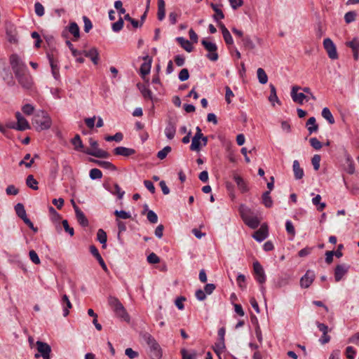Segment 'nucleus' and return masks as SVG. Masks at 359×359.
<instances>
[{
  "mask_svg": "<svg viewBox=\"0 0 359 359\" xmlns=\"http://www.w3.org/2000/svg\"><path fill=\"white\" fill-rule=\"evenodd\" d=\"M322 116L326 119L329 123L333 124L334 123V118L327 107H325L322 110Z\"/></svg>",
  "mask_w": 359,
  "mask_h": 359,
  "instance_id": "nucleus-37",
  "label": "nucleus"
},
{
  "mask_svg": "<svg viewBox=\"0 0 359 359\" xmlns=\"http://www.w3.org/2000/svg\"><path fill=\"white\" fill-rule=\"evenodd\" d=\"M72 203L73 205V208L75 211L76 217L78 221V222L83 227L88 226V220L85 216L84 213L79 209V208L76 205L74 200H72Z\"/></svg>",
  "mask_w": 359,
  "mask_h": 359,
  "instance_id": "nucleus-14",
  "label": "nucleus"
},
{
  "mask_svg": "<svg viewBox=\"0 0 359 359\" xmlns=\"http://www.w3.org/2000/svg\"><path fill=\"white\" fill-rule=\"evenodd\" d=\"M29 258L31 261L34 263L35 264H40V259L36 254V252L34 250H30L29 252Z\"/></svg>",
  "mask_w": 359,
  "mask_h": 359,
  "instance_id": "nucleus-61",
  "label": "nucleus"
},
{
  "mask_svg": "<svg viewBox=\"0 0 359 359\" xmlns=\"http://www.w3.org/2000/svg\"><path fill=\"white\" fill-rule=\"evenodd\" d=\"M292 170L294 172V178L296 180H301L304 177V170L300 167L299 163L297 160H294L293 161Z\"/></svg>",
  "mask_w": 359,
  "mask_h": 359,
  "instance_id": "nucleus-25",
  "label": "nucleus"
},
{
  "mask_svg": "<svg viewBox=\"0 0 359 359\" xmlns=\"http://www.w3.org/2000/svg\"><path fill=\"white\" fill-rule=\"evenodd\" d=\"M34 11H35L36 15L39 16V17L43 16L44 15V13H45L44 7L39 2H36L34 4Z\"/></svg>",
  "mask_w": 359,
  "mask_h": 359,
  "instance_id": "nucleus-50",
  "label": "nucleus"
},
{
  "mask_svg": "<svg viewBox=\"0 0 359 359\" xmlns=\"http://www.w3.org/2000/svg\"><path fill=\"white\" fill-rule=\"evenodd\" d=\"M147 341L151 348L152 359H160L161 357V351L157 341L151 335H148Z\"/></svg>",
  "mask_w": 359,
  "mask_h": 359,
  "instance_id": "nucleus-10",
  "label": "nucleus"
},
{
  "mask_svg": "<svg viewBox=\"0 0 359 359\" xmlns=\"http://www.w3.org/2000/svg\"><path fill=\"white\" fill-rule=\"evenodd\" d=\"M92 161L95 163L97 165H98L99 166H100L104 169L111 170H116L115 165H114L111 163H110L109 161L94 160V159L92 160Z\"/></svg>",
  "mask_w": 359,
  "mask_h": 359,
  "instance_id": "nucleus-32",
  "label": "nucleus"
},
{
  "mask_svg": "<svg viewBox=\"0 0 359 359\" xmlns=\"http://www.w3.org/2000/svg\"><path fill=\"white\" fill-rule=\"evenodd\" d=\"M320 156L316 154L311 159V163L315 170H318L320 168Z\"/></svg>",
  "mask_w": 359,
  "mask_h": 359,
  "instance_id": "nucleus-57",
  "label": "nucleus"
},
{
  "mask_svg": "<svg viewBox=\"0 0 359 359\" xmlns=\"http://www.w3.org/2000/svg\"><path fill=\"white\" fill-rule=\"evenodd\" d=\"M323 47L326 50L328 57L332 60L338 58L337 48L333 41L330 38H326L323 41Z\"/></svg>",
  "mask_w": 359,
  "mask_h": 359,
  "instance_id": "nucleus-11",
  "label": "nucleus"
},
{
  "mask_svg": "<svg viewBox=\"0 0 359 359\" xmlns=\"http://www.w3.org/2000/svg\"><path fill=\"white\" fill-rule=\"evenodd\" d=\"M48 210L50 214V219L52 222L55 224L59 223V221L61 219L60 214L54 209V208L51 206L49 207Z\"/></svg>",
  "mask_w": 359,
  "mask_h": 359,
  "instance_id": "nucleus-41",
  "label": "nucleus"
},
{
  "mask_svg": "<svg viewBox=\"0 0 359 359\" xmlns=\"http://www.w3.org/2000/svg\"><path fill=\"white\" fill-rule=\"evenodd\" d=\"M114 214L117 217V219H127L131 217V215L129 212L125 210H115Z\"/></svg>",
  "mask_w": 359,
  "mask_h": 359,
  "instance_id": "nucleus-45",
  "label": "nucleus"
},
{
  "mask_svg": "<svg viewBox=\"0 0 359 359\" xmlns=\"http://www.w3.org/2000/svg\"><path fill=\"white\" fill-rule=\"evenodd\" d=\"M72 144H73L74 149L76 151H83V144L79 135H76L72 140Z\"/></svg>",
  "mask_w": 359,
  "mask_h": 359,
  "instance_id": "nucleus-36",
  "label": "nucleus"
},
{
  "mask_svg": "<svg viewBox=\"0 0 359 359\" xmlns=\"http://www.w3.org/2000/svg\"><path fill=\"white\" fill-rule=\"evenodd\" d=\"M350 266L342 264L336 266L334 269V279L336 282L340 281L343 277L348 273Z\"/></svg>",
  "mask_w": 359,
  "mask_h": 359,
  "instance_id": "nucleus-16",
  "label": "nucleus"
},
{
  "mask_svg": "<svg viewBox=\"0 0 359 359\" xmlns=\"http://www.w3.org/2000/svg\"><path fill=\"white\" fill-rule=\"evenodd\" d=\"M48 60L50 62V65L51 67V72L53 74V76L56 81H59L60 78V72H59V67L57 65V63L54 61L53 57L50 55H48Z\"/></svg>",
  "mask_w": 359,
  "mask_h": 359,
  "instance_id": "nucleus-24",
  "label": "nucleus"
},
{
  "mask_svg": "<svg viewBox=\"0 0 359 359\" xmlns=\"http://www.w3.org/2000/svg\"><path fill=\"white\" fill-rule=\"evenodd\" d=\"M346 46L351 48L352 50H359V39L354 38L352 41H346Z\"/></svg>",
  "mask_w": 359,
  "mask_h": 359,
  "instance_id": "nucleus-49",
  "label": "nucleus"
},
{
  "mask_svg": "<svg viewBox=\"0 0 359 359\" xmlns=\"http://www.w3.org/2000/svg\"><path fill=\"white\" fill-rule=\"evenodd\" d=\"M123 20L120 18L118 21L112 24V30L114 32H118L122 29L123 27Z\"/></svg>",
  "mask_w": 359,
  "mask_h": 359,
  "instance_id": "nucleus-52",
  "label": "nucleus"
},
{
  "mask_svg": "<svg viewBox=\"0 0 359 359\" xmlns=\"http://www.w3.org/2000/svg\"><path fill=\"white\" fill-rule=\"evenodd\" d=\"M176 41L180 44V46L188 53H191L193 50V46L191 42L182 36L176 38Z\"/></svg>",
  "mask_w": 359,
  "mask_h": 359,
  "instance_id": "nucleus-27",
  "label": "nucleus"
},
{
  "mask_svg": "<svg viewBox=\"0 0 359 359\" xmlns=\"http://www.w3.org/2000/svg\"><path fill=\"white\" fill-rule=\"evenodd\" d=\"M309 142L311 146L316 150L322 148V143L316 137L311 138Z\"/></svg>",
  "mask_w": 359,
  "mask_h": 359,
  "instance_id": "nucleus-56",
  "label": "nucleus"
},
{
  "mask_svg": "<svg viewBox=\"0 0 359 359\" xmlns=\"http://www.w3.org/2000/svg\"><path fill=\"white\" fill-rule=\"evenodd\" d=\"M165 16V4L164 0H158V20L162 21Z\"/></svg>",
  "mask_w": 359,
  "mask_h": 359,
  "instance_id": "nucleus-28",
  "label": "nucleus"
},
{
  "mask_svg": "<svg viewBox=\"0 0 359 359\" xmlns=\"http://www.w3.org/2000/svg\"><path fill=\"white\" fill-rule=\"evenodd\" d=\"M143 59L144 62L140 67V74L142 76H144L149 74L151 71L152 59L149 55L144 56Z\"/></svg>",
  "mask_w": 359,
  "mask_h": 359,
  "instance_id": "nucleus-19",
  "label": "nucleus"
},
{
  "mask_svg": "<svg viewBox=\"0 0 359 359\" xmlns=\"http://www.w3.org/2000/svg\"><path fill=\"white\" fill-rule=\"evenodd\" d=\"M239 212L246 225L251 229H256L259 225L260 221L257 216H255L251 210L244 205L239 207Z\"/></svg>",
  "mask_w": 359,
  "mask_h": 359,
  "instance_id": "nucleus-1",
  "label": "nucleus"
},
{
  "mask_svg": "<svg viewBox=\"0 0 359 359\" xmlns=\"http://www.w3.org/2000/svg\"><path fill=\"white\" fill-rule=\"evenodd\" d=\"M201 138H197V137H193L191 140V144L190 146V149L191 151H200L201 148Z\"/></svg>",
  "mask_w": 359,
  "mask_h": 359,
  "instance_id": "nucleus-42",
  "label": "nucleus"
},
{
  "mask_svg": "<svg viewBox=\"0 0 359 359\" xmlns=\"http://www.w3.org/2000/svg\"><path fill=\"white\" fill-rule=\"evenodd\" d=\"M176 128L175 125L169 122L165 128V135L168 140H172L175 135Z\"/></svg>",
  "mask_w": 359,
  "mask_h": 359,
  "instance_id": "nucleus-29",
  "label": "nucleus"
},
{
  "mask_svg": "<svg viewBox=\"0 0 359 359\" xmlns=\"http://www.w3.org/2000/svg\"><path fill=\"white\" fill-rule=\"evenodd\" d=\"M83 54L90 59L94 65H97L100 60L99 52L96 48H91L89 50H84Z\"/></svg>",
  "mask_w": 359,
  "mask_h": 359,
  "instance_id": "nucleus-17",
  "label": "nucleus"
},
{
  "mask_svg": "<svg viewBox=\"0 0 359 359\" xmlns=\"http://www.w3.org/2000/svg\"><path fill=\"white\" fill-rule=\"evenodd\" d=\"M137 87L144 98H152V93L147 86L138 84Z\"/></svg>",
  "mask_w": 359,
  "mask_h": 359,
  "instance_id": "nucleus-34",
  "label": "nucleus"
},
{
  "mask_svg": "<svg viewBox=\"0 0 359 359\" xmlns=\"http://www.w3.org/2000/svg\"><path fill=\"white\" fill-rule=\"evenodd\" d=\"M22 111L26 115H31L34 111V107L30 104H26L22 107Z\"/></svg>",
  "mask_w": 359,
  "mask_h": 359,
  "instance_id": "nucleus-60",
  "label": "nucleus"
},
{
  "mask_svg": "<svg viewBox=\"0 0 359 359\" xmlns=\"http://www.w3.org/2000/svg\"><path fill=\"white\" fill-rule=\"evenodd\" d=\"M34 122L38 130H44L50 128L51 119L50 116L44 111H41L35 118Z\"/></svg>",
  "mask_w": 359,
  "mask_h": 359,
  "instance_id": "nucleus-5",
  "label": "nucleus"
},
{
  "mask_svg": "<svg viewBox=\"0 0 359 359\" xmlns=\"http://www.w3.org/2000/svg\"><path fill=\"white\" fill-rule=\"evenodd\" d=\"M300 89H301V87H299L298 86H292V90H291V97H292V100L294 102L302 104L304 102V100H306L307 97L303 93H298V91Z\"/></svg>",
  "mask_w": 359,
  "mask_h": 359,
  "instance_id": "nucleus-15",
  "label": "nucleus"
},
{
  "mask_svg": "<svg viewBox=\"0 0 359 359\" xmlns=\"http://www.w3.org/2000/svg\"><path fill=\"white\" fill-rule=\"evenodd\" d=\"M356 355V351L352 346H348L346 348V356L348 359H354Z\"/></svg>",
  "mask_w": 359,
  "mask_h": 359,
  "instance_id": "nucleus-59",
  "label": "nucleus"
},
{
  "mask_svg": "<svg viewBox=\"0 0 359 359\" xmlns=\"http://www.w3.org/2000/svg\"><path fill=\"white\" fill-rule=\"evenodd\" d=\"M346 163H347V168H346L347 172L349 174H353L355 172V168H354L353 161L351 157L350 156V155H348V154L346 155Z\"/></svg>",
  "mask_w": 359,
  "mask_h": 359,
  "instance_id": "nucleus-46",
  "label": "nucleus"
},
{
  "mask_svg": "<svg viewBox=\"0 0 359 359\" xmlns=\"http://www.w3.org/2000/svg\"><path fill=\"white\" fill-rule=\"evenodd\" d=\"M15 76L22 88L26 90L32 88L34 83L33 79L27 69L15 74Z\"/></svg>",
  "mask_w": 359,
  "mask_h": 359,
  "instance_id": "nucleus-3",
  "label": "nucleus"
},
{
  "mask_svg": "<svg viewBox=\"0 0 359 359\" xmlns=\"http://www.w3.org/2000/svg\"><path fill=\"white\" fill-rule=\"evenodd\" d=\"M61 306L63 310V316L67 317L69 313V309L72 308V303L67 294H63L60 300Z\"/></svg>",
  "mask_w": 359,
  "mask_h": 359,
  "instance_id": "nucleus-21",
  "label": "nucleus"
},
{
  "mask_svg": "<svg viewBox=\"0 0 359 359\" xmlns=\"http://www.w3.org/2000/svg\"><path fill=\"white\" fill-rule=\"evenodd\" d=\"M356 13L354 11L347 12L344 15V20L346 23H351L355 21Z\"/></svg>",
  "mask_w": 359,
  "mask_h": 359,
  "instance_id": "nucleus-54",
  "label": "nucleus"
},
{
  "mask_svg": "<svg viewBox=\"0 0 359 359\" xmlns=\"http://www.w3.org/2000/svg\"><path fill=\"white\" fill-rule=\"evenodd\" d=\"M225 348L224 341L218 340V341L215 344L214 351L219 355L220 353Z\"/></svg>",
  "mask_w": 359,
  "mask_h": 359,
  "instance_id": "nucleus-51",
  "label": "nucleus"
},
{
  "mask_svg": "<svg viewBox=\"0 0 359 359\" xmlns=\"http://www.w3.org/2000/svg\"><path fill=\"white\" fill-rule=\"evenodd\" d=\"M147 217L152 224H156L158 222V216L153 210H148Z\"/></svg>",
  "mask_w": 359,
  "mask_h": 359,
  "instance_id": "nucleus-55",
  "label": "nucleus"
},
{
  "mask_svg": "<svg viewBox=\"0 0 359 359\" xmlns=\"http://www.w3.org/2000/svg\"><path fill=\"white\" fill-rule=\"evenodd\" d=\"M97 240L101 244H102V248H106V243H107V236L106 232L103 229H98V231L97 232Z\"/></svg>",
  "mask_w": 359,
  "mask_h": 359,
  "instance_id": "nucleus-31",
  "label": "nucleus"
},
{
  "mask_svg": "<svg viewBox=\"0 0 359 359\" xmlns=\"http://www.w3.org/2000/svg\"><path fill=\"white\" fill-rule=\"evenodd\" d=\"M66 29L72 34L75 40H78L80 37V29L78 25L75 22H72L69 23V26L66 27Z\"/></svg>",
  "mask_w": 359,
  "mask_h": 359,
  "instance_id": "nucleus-26",
  "label": "nucleus"
},
{
  "mask_svg": "<svg viewBox=\"0 0 359 359\" xmlns=\"http://www.w3.org/2000/svg\"><path fill=\"white\" fill-rule=\"evenodd\" d=\"M242 40L243 42V45L245 47L248 48L249 49H253L255 48V43L249 36L243 37Z\"/></svg>",
  "mask_w": 359,
  "mask_h": 359,
  "instance_id": "nucleus-63",
  "label": "nucleus"
},
{
  "mask_svg": "<svg viewBox=\"0 0 359 359\" xmlns=\"http://www.w3.org/2000/svg\"><path fill=\"white\" fill-rule=\"evenodd\" d=\"M10 64L14 74L18 73L19 74L20 72L27 69L26 65L22 62L20 58L17 55H12L11 56Z\"/></svg>",
  "mask_w": 359,
  "mask_h": 359,
  "instance_id": "nucleus-9",
  "label": "nucleus"
},
{
  "mask_svg": "<svg viewBox=\"0 0 359 359\" xmlns=\"http://www.w3.org/2000/svg\"><path fill=\"white\" fill-rule=\"evenodd\" d=\"M201 43L204 46L205 49L208 52L206 57L211 61H217L218 60V54L217 53V46L216 43L208 41L206 39H203L201 41Z\"/></svg>",
  "mask_w": 359,
  "mask_h": 359,
  "instance_id": "nucleus-6",
  "label": "nucleus"
},
{
  "mask_svg": "<svg viewBox=\"0 0 359 359\" xmlns=\"http://www.w3.org/2000/svg\"><path fill=\"white\" fill-rule=\"evenodd\" d=\"M253 269L256 280L261 285L266 282V275L262 266L258 262L253 263Z\"/></svg>",
  "mask_w": 359,
  "mask_h": 359,
  "instance_id": "nucleus-12",
  "label": "nucleus"
},
{
  "mask_svg": "<svg viewBox=\"0 0 359 359\" xmlns=\"http://www.w3.org/2000/svg\"><path fill=\"white\" fill-rule=\"evenodd\" d=\"M285 229L288 234L291 235L292 237L295 235V229L293 226L292 222L290 220H287L285 222Z\"/></svg>",
  "mask_w": 359,
  "mask_h": 359,
  "instance_id": "nucleus-53",
  "label": "nucleus"
},
{
  "mask_svg": "<svg viewBox=\"0 0 359 359\" xmlns=\"http://www.w3.org/2000/svg\"><path fill=\"white\" fill-rule=\"evenodd\" d=\"M315 279V273L311 270H308L300 279V286L302 288H308Z\"/></svg>",
  "mask_w": 359,
  "mask_h": 359,
  "instance_id": "nucleus-13",
  "label": "nucleus"
},
{
  "mask_svg": "<svg viewBox=\"0 0 359 359\" xmlns=\"http://www.w3.org/2000/svg\"><path fill=\"white\" fill-rule=\"evenodd\" d=\"M172 150V148L170 146H166L163 149L160 150L158 153H157V157L161 159V160H163L164 158H166V156H168V154Z\"/></svg>",
  "mask_w": 359,
  "mask_h": 359,
  "instance_id": "nucleus-44",
  "label": "nucleus"
},
{
  "mask_svg": "<svg viewBox=\"0 0 359 359\" xmlns=\"http://www.w3.org/2000/svg\"><path fill=\"white\" fill-rule=\"evenodd\" d=\"M123 135L121 133H116L114 135H109L105 137V140L107 142L115 141L118 142H121L123 140Z\"/></svg>",
  "mask_w": 359,
  "mask_h": 359,
  "instance_id": "nucleus-47",
  "label": "nucleus"
},
{
  "mask_svg": "<svg viewBox=\"0 0 359 359\" xmlns=\"http://www.w3.org/2000/svg\"><path fill=\"white\" fill-rule=\"evenodd\" d=\"M15 118L17 119V124H8V128H13L19 131H24L25 130L30 128V126L28 121L22 116V115L19 111H17L15 113Z\"/></svg>",
  "mask_w": 359,
  "mask_h": 359,
  "instance_id": "nucleus-7",
  "label": "nucleus"
},
{
  "mask_svg": "<svg viewBox=\"0 0 359 359\" xmlns=\"http://www.w3.org/2000/svg\"><path fill=\"white\" fill-rule=\"evenodd\" d=\"M26 184L27 187L34 190H37L39 189L38 182L36 181V180L34 179V176L32 175L27 176L26 180Z\"/></svg>",
  "mask_w": 359,
  "mask_h": 359,
  "instance_id": "nucleus-38",
  "label": "nucleus"
},
{
  "mask_svg": "<svg viewBox=\"0 0 359 359\" xmlns=\"http://www.w3.org/2000/svg\"><path fill=\"white\" fill-rule=\"evenodd\" d=\"M109 304L116 317L127 323L130 321V316L127 313L123 305L117 298L113 297H109Z\"/></svg>",
  "mask_w": 359,
  "mask_h": 359,
  "instance_id": "nucleus-2",
  "label": "nucleus"
},
{
  "mask_svg": "<svg viewBox=\"0 0 359 359\" xmlns=\"http://www.w3.org/2000/svg\"><path fill=\"white\" fill-rule=\"evenodd\" d=\"M306 127L310 135L312 134L313 133L318 131V124H316L315 117H310L308 119L306 122Z\"/></svg>",
  "mask_w": 359,
  "mask_h": 359,
  "instance_id": "nucleus-30",
  "label": "nucleus"
},
{
  "mask_svg": "<svg viewBox=\"0 0 359 359\" xmlns=\"http://www.w3.org/2000/svg\"><path fill=\"white\" fill-rule=\"evenodd\" d=\"M147 259V262L150 264H158L160 262L159 257L154 252L149 254Z\"/></svg>",
  "mask_w": 359,
  "mask_h": 359,
  "instance_id": "nucleus-62",
  "label": "nucleus"
},
{
  "mask_svg": "<svg viewBox=\"0 0 359 359\" xmlns=\"http://www.w3.org/2000/svg\"><path fill=\"white\" fill-rule=\"evenodd\" d=\"M178 77L181 81H187L189 77V71L187 69H182L180 72Z\"/></svg>",
  "mask_w": 359,
  "mask_h": 359,
  "instance_id": "nucleus-64",
  "label": "nucleus"
},
{
  "mask_svg": "<svg viewBox=\"0 0 359 359\" xmlns=\"http://www.w3.org/2000/svg\"><path fill=\"white\" fill-rule=\"evenodd\" d=\"M37 350L39 353L35 354V358H39L41 356L43 359H50V346L46 342L41 341H36Z\"/></svg>",
  "mask_w": 359,
  "mask_h": 359,
  "instance_id": "nucleus-8",
  "label": "nucleus"
},
{
  "mask_svg": "<svg viewBox=\"0 0 359 359\" xmlns=\"http://www.w3.org/2000/svg\"><path fill=\"white\" fill-rule=\"evenodd\" d=\"M269 101L273 104L274 102H278L279 100L276 94V88L273 85H270V95L269 97Z\"/></svg>",
  "mask_w": 359,
  "mask_h": 359,
  "instance_id": "nucleus-43",
  "label": "nucleus"
},
{
  "mask_svg": "<svg viewBox=\"0 0 359 359\" xmlns=\"http://www.w3.org/2000/svg\"><path fill=\"white\" fill-rule=\"evenodd\" d=\"M89 175L91 180H98L102 178V173L99 169L93 168L90 170Z\"/></svg>",
  "mask_w": 359,
  "mask_h": 359,
  "instance_id": "nucleus-48",
  "label": "nucleus"
},
{
  "mask_svg": "<svg viewBox=\"0 0 359 359\" xmlns=\"http://www.w3.org/2000/svg\"><path fill=\"white\" fill-rule=\"evenodd\" d=\"M211 7L215 12V14L213 15V18L215 21L219 22L220 20L224 18V15L222 11L219 9L217 5L211 4Z\"/></svg>",
  "mask_w": 359,
  "mask_h": 359,
  "instance_id": "nucleus-35",
  "label": "nucleus"
},
{
  "mask_svg": "<svg viewBox=\"0 0 359 359\" xmlns=\"http://www.w3.org/2000/svg\"><path fill=\"white\" fill-rule=\"evenodd\" d=\"M89 143L90 148L83 151L86 154L97 157V158H108L109 154L108 152L100 149L97 141L90 138Z\"/></svg>",
  "mask_w": 359,
  "mask_h": 359,
  "instance_id": "nucleus-4",
  "label": "nucleus"
},
{
  "mask_svg": "<svg viewBox=\"0 0 359 359\" xmlns=\"http://www.w3.org/2000/svg\"><path fill=\"white\" fill-rule=\"evenodd\" d=\"M257 75L259 82L262 84H266L268 81V76L262 68H258Z\"/></svg>",
  "mask_w": 359,
  "mask_h": 359,
  "instance_id": "nucleus-33",
  "label": "nucleus"
},
{
  "mask_svg": "<svg viewBox=\"0 0 359 359\" xmlns=\"http://www.w3.org/2000/svg\"><path fill=\"white\" fill-rule=\"evenodd\" d=\"M90 253L96 258V259L98 261L99 264H100L102 269L105 271H107V266L101 257L100 254L99 253V251L95 245H90Z\"/></svg>",
  "mask_w": 359,
  "mask_h": 359,
  "instance_id": "nucleus-22",
  "label": "nucleus"
},
{
  "mask_svg": "<svg viewBox=\"0 0 359 359\" xmlns=\"http://www.w3.org/2000/svg\"><path fill=\"white\" fill-rule=\"evenodd\" d=\"M15 210L17 215L21 218H25L27 217L26 211L24 205L22 203H18L15 205Z\"/></svg>",
  "mask_w": 359,
  "mask_h": 359,
  "instance_id": "nucleus-39",
  "label": "nucleus"
},
{
  "mask_svg": "<svg viewBox=\"0 0 359 359\" xmlns=\"http://www.w3.org/2000/svg\"><path fill=\"white\" fill-rule=\"evenodd\" d=\"M268 236V228L266 225H262L261 227L256 231L252 237L258 242H262Z\"/></svg>",
  "mask_w": 359,
  "mask_h": 359,
  "instance_id": "nucleus-18",
  "label": "nucleus"
},
{
  "mask_svg": "<svg viewBox=\"0 0 359 359\" xmlns=\"http://www.w3.org/2000/svg\"><path fill=\"white\" fill-rule=\"evenodd\" d=\"M233 180L238 188L242 193H246L249 191V187L247 182L238 175H233Z\"/></svg>",
  "mask_w": 359,
  "mask_h": 359,
  "instance_id": "nucleus-20",
  "label": "nucleus"
},
{
  "mask_svg": "<svg viewBox=\"0 0 359 359\" xmlns=\"http://www.w3.org/2000/svg\"><path fill=\"white\" fill-rule=\"evenodd\" d=\"M114 152L116 155L129 156L134 154L135 151L133 149L127 148L125 147H118L114 149Z\"/></svg>",
  "mask_w": 359,
  "mask_h": 359,
  "instance_id": "nucleus-23",
  "label": "nucleus"
},
{
  "mask_svg": "<svg viewBox=\"0 0 359 359\" xmlns=\"http://www.w3.org/2000/svg\"><path fill=\"white\" fill-rule=\"evenodd\" d=\"M125 354L130 358V359H134L135 358H137L139 356V353L137 351H134L131 348H127L125 350Z\"/></svg>",
  "mask_w": 359,
  "mask_h": 359,
  "instance_id": "nucleus-58",
  "label": "nucleus"
},
{
  "mask_svg": "<svg viewBox=\"0 0 359 359\" xmlns=\"http://www.w3.org/2000/svg\"><path fill=\"white\" fill-rule=\"evenodd\" d=\"M262 203L266 208H271L273 205V201L270 196L269 191H265L262 194Z\"/></svg>",
  "mask_w": 359,
  "mask_h": 359,
  "instance_id": "nucleus-40",
  "label": "nucleus"
}]
</instances>
